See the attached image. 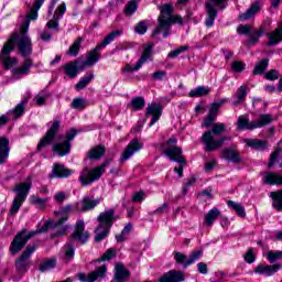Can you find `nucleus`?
Here are the masks:
<instances>
[{
    "label": "nucleus",
    "mask_w": 282,
    "mask_h": 282,
    "mask_svg": "<svg viewBox=\"0 0 282 282\" xmlns=\"http://www.w3.org/2000/svg\"><path fill=\"white\" fill-rule=\"evenodd\" d=\"M67 221V216H64L57 220L54 225H52V221H46L44 225L36 231H30L28 232V229H23L19 231L13 240L11 241L10 246V253L11 254H19L28 243V240L32 239L35 235H39L41 232H47L50 228H54L57 230L51 235V237L54 239L56 237H63L67 232V226H63Z\"/></svg>",
    "instance_id": "1"
},
{
    "label": "nucleus",
    "mask_w": 282,
    "mask_h": 282,
    "mask_svg": "<svg viewBox=\"0 0 282 282\" xmlns=\"http://www.w3.org/2000/svg\"><path fill=\"white\" fill-rule=\"evenodd\" d=\"M45 3V0H35L33 8L30 10V13L26 15V20L22 22V26L20 29V35L17 34L14 43H18V50L24 58H30V54H32V40L28 35V31L30 30V22L36 21L39 19V10H41V6Z\"/></svg>",
    "instance_id": "2"
},
{
    "label": "nucleus",
    "mask_w": 282,
    "mask_h": 282,
    "mask_svg": "<svg viewBox=\"0 0 282 282\" xmlns=\"http://www.w3.org/2000/svg\"><path fill=\"white\" fill-rule=\"evenodd\" d=\"M226 131V124L221 122H217L212 127V131H207L202 135V142L205 147V151L207 153H213V151H217L224 147V142L226 140H230L228 137H223L219 139H215L214 135H221Z\"/></svg>",
    "instance_id": "3"
},
{
    "label": "nucleus",
    "mask_w": 282,
    "mask_h": 282,
    "mask_svg": "<svg viewBox=\"0 0 282 282\" xmlns=\"http://www.w3.org/2000/svg\"><path fill=\"white\" fill-rule=\"evenodd\" d=\"M72 241H80L82 243H87L89 241V232L85 231V221L78 220L75 225V232L70 235V239L63 247L64 261L69 263L76 254V248Z\"/></svg>",
    "instance_id": "4"
},
{
    "label": "nucleus",
    "mask_w": 282,
    "mask_h": 282,
    "mask_svg": "<svg viewBox=\"0 0 282 282\" xmlns=\"http://www.w3.org/2000/svg\"><path fill=\"white\" fill-rule=\"evenodd\" d=\"M97 221H99V225L95 230V241L100 242L109 236L111 226H113V221H116V210L106 209L104 213L99 214Z\"/></svg>",
    "instance_id": "5"
},
{
    "label": "nucleus",
    "mask_w": 282,
    "mask_h": 282,
    "mask_svg": "<svg viewBox=\"0 0 282 282\" xmlns=\"http://www.w3.org/2000/svg\"><path fill=\"white\" fill-rule=\"evenodd\" d=\"M12 191L13 193H17V196L12 202L10 214L17 215L21 206H23V202L28 199V195H30V191H32V176H29L26 182L17 184Z\"/></svg>",
    "instance_id": "6"
},
{
    "label": "nucleus",
    "mask_w": 282,
    "mask_h": 282,
    "mask_svg": "<svg viewBox=\"0 0 282 282\" xmlns=\"http://www.w3.org/2000/svg\"><path fill=\"white\" fill-rule=\"evenodd\" d=\"M109 164H111V159H107L104 163L93 170L89 167H84L79 174V182L82 186H89V184H94V182L100 180V177H102V173H105V170L107 166H109Z\"/></svg>",
    "instance_id": "7"
},
{
    "label": "nucleus",
    "mask_w": 282,
    "mask_h": 282,
    "mask_svg": "<svg viewBox=\"0 0 282 282\" xmlns=\"http://www.w3.org/2000/svg\"><path fill=\"white\" fill-rule=\"evenodd\" d=\"M183 151L180 147H171L164 151V155L171 160V162H177L178 167H174V172L177 173L178 177H184V166L187 165L186 159L182 155Z\"/></svg>",
    "instance_id": "8"
},
{
    "label": "nucleus",
    "mask_w": 282,
    "mask_h": 282,
    "mask_svg": "<svg viewBox=\"0 0 282 282\" xmlns=\"http://www.w3.org/2000/svg\"><path fill=\"white\" fill-rule=\"evenodd\" d=\"M77 134L78 131L76 129H70L69 132L66 133L63 142H56L53 144V153H57L59 158H64V155H69L72 151V140H74Z\"/></svg>",
    "instance_id": "9"
},
{
    "label": "nucleus",
    "mask_w": 282,
    "mask_h": 282,
    "mask_svg": "<svg viewBox=\"0 0 282 282\" xmlns=\"http://www.w3.org/2000/svg\"><path fill=\"white\" fill-rule=\"evenodd\" d=\"M17 40V33L12 34L9 41L6 42L4 46L2 47V63L4 65V69H10L17 65V58L10 56V52L14 50V41Z\"/></svg>",
    "instance_id": "10"
},
{
    "label": "nucleus",
    "mask_w": 282,
    "mask_h": 282,
    "mask_svg": "<svg viewBox=\"0 0 282 282\" xmlns=\"http://www.w3.org/2000/svg\"><path fill=\"white\" fill-rule=\"evenodd\" d=\"M36 252L35 246H28L21 257L15 261V268L21 274H25L30 270V257Z\"/></svg>",
    "instance_id": "11"
},
{
    "label": "nucleus",
    "mask_w": 282,
    "mask_h": 282,
    "mask_svg": "<svg viewBox=\"0 0 282 282\" xmlns=\"http://www.w3.org/2000/svg\"><path fill=\"white\" fill-rule=\"evenodd\" d=\"M173 15V6L171 4H164L161 8V14L158 18V25L152 32V39L154 36H158L160 34L161 28H169V18Z\"/></svg>",
    "instance_id": "12"
},
{
    "label": "nucleus",
    "mask_w": 282,
    "mask_h": 282,
    "mask_svg": "<svg viewBox=\"0 0 282 282\" xmlns=\"http://www.w3.org/2000/svg\"><path fill=\"white\" fill-rule=\"evenodd\" d=\"M61 129V121L55 120L53 121L50 129L46 131L45 135L41 139L40 143L37 144V151H43L45 147L50 145L51 142H54L56 138V133H58Z\"/></svg>",
    "instance_id": "13"
},
{
    "label": "nucleus",
    "mask_w": 282,
    "mask_h": 282,
    "mask_svg": "<svg viewBox=\"0 0 282 282\" xmlns=\"http://www.w3.org/2000/svg\"><path fill=\"white\" fill-rule=\"evenodd\" d=\"M107 276V265L102 264L100 267H97L95 271L85 274L79 273L78 279L80 282H96L100 279H105Z\"/></svg>",
    "instance_id": "14"
},
{
    "label": "nucleus",
    "mask_w": 282,
    "mask_h": 282,
    "mask_svg": "<svg viewBox=\"0 0 282 282\" xmlns=\"http://www.w3.org/2000/svg\"><path fill=\"white\" fill-rule=\"evenodd\" d=\"M142 147H144V144L138 139L131 140L121 154V163L127 162V160H130V158H133V155H135V153L142 149Z\"/></svg>",
    "instance_id": "15"
},
{
    "label": "nucleus",
    "mask_w": 282,
    "mask_h": 282,
    "mask_svg": "<svg viewBox=\"0 0 282 282\" xmlns=\"http://www.w3.org/2000/svg\"><path fill=\"white\" fill-rule=\"evenodd\" d=\"M100 50L102 48L98 44L94 50L88 52L86 61L82 62V69L83 67L84 68L94 67V65H96V63L100 61V56H101Z\"/></svg>",
    "instance_id": "16"
},
{
    "label": "nucleus",
    "mask_w": 282,
    "mask_h": 282,
    "mask_svg": "<svg viewBox=\"0 0 282 282\" xmlns=\"http://www.w3.org/2000/svg\"><path fill=\"white\" fill-rule=\"evenodd\" d=\"M152 116V120L150 121V127H153L158 120H160L162 116V106L160 104H149L145 112V118Z\"/></svg>",
    "instance_id": "17"
},
{
    "label": "nucleus",
    "mask_w": 282,
    "mask_h": 282,
    "mask_svg": "<svg viewBox=\"0 0 282 282\" xmlns=\"http://www.w3.org/2000/svg\"><path fill=\"white\" fill-rule=\"evenodd\" d=\"M186 280L184 272L180 270H171L164 273L158 282H184Z\"/></svg>",
    "instance_id": "18"
},
{
    "label": "nucleus",
    "mask_w": 282,
    "mask_h": 282,
    "mask_svg": "<svg viewBox=\"0 0 282 282\" xmlns=\"http://www.w3.org/2000/svg\"><path fill=\"white\" fill-rule=\"evenodd\" d=\"M130 276H131V271L127 270V268H124V264L122 262H118L115 265V276H113L115 282H127L129 281Z\"/></svg>",
    "instance_id": "19"
},
{
    "label": "nucleus",
    "mask_w": 282,
    "mask_h": 282,
    "mask_svg": "<svg viewBox=\"0 0 282 282\" xmlns=\"http://www.w3.org/2000/svg\"><path fill=\"white\" fill-rule=\"evenodd\" d=\"M223 159L227 162H232V164H241V155H239V152H237V149H235V145H231L230 148H225L221 152Z\"/></svg>",
    "instance_id": "20"
},
{
    "label": "nucleus",
    "mask_w": 282,
    "mask_h": 282,
    "mask_svg": "<svg viewBox=\"0 0 282 282\" xmlns=\"http://www.w3.org/2000/svg\"><path fill=\"white\" fill-rule=\"evenodd\" d=\"M73 174H74V170L68 169L63 164L55 163L53 166V171L51 173V177H58L59 180H65Z\"/></svg>",
    "instance_id": "21"
},
{
    "label": "nucleus",
    "mask_w": 282,
    "mask_h": 282,
    "mask_svg": "<svg viewBox=\"0 0 282 282\" xmlns=\"http://www.w3.org/2000/svg\"><path fill=\"white\" fill-rule=\"evenodd\" d=\"M83 63L78 62V59L67 63L64 66V69L66 72V76L68 78H76L78 76V72H85V67H83Z\"/></svg>",
    "instance_id": "22"
},
{
    "label": "nucleus",
    "mask_w": 282,
    "mask_h": 282,
    "mask_svg": "<svg viewBox=\"0 0 282 282\" xmlns=\"http://www.w3.org/2000/svg\"><path fill=\"white\" fill-rule=\"evenodd\" d=\"M173 23H178V25H182L184 23V19H182V15H175L172 14L170 18H167V28H161L160 34L163 35V39H169L171 36V25Z\"/></svg>",
    "instance_id": "23"
},
{
    "label": "nucleus",
    "mask_w": 282,
    "mask_h": 282,
    "mask_svg": "<svg viewBox=\"0 0 282 282\" xmlns=\"http://www.w3.org/2000/svg\"><path fill=\"white\" fill-rule=\"evenodd\" d=\"M10 158V140L6 137L0 138V165L6 164Z\"/></svg>",
    "instance_id": "24"
},
{
    "label": "nucleus",
    "mask_w": 282,
    "mask_h": 282,
    "mask_svg": "<svg viewBox=\"0 0 282 282\" xmlns=\"http://www.w3.org/2000/svg\"><path fill=\"white\" fill-rule=\"evenodd\" d=\"M281 270V264H272V265H264L260 264L256 267L254 272L256 274H264L265 276H272V274H276Z\"/></svg>",
    "instance_id": "25"
},
{
    "label": "nucleus",
    "mask_w": 282,
    "mask_h": 282,
    "mask_svg": "<svg viewBox=\"0 0 282 282\" xmlns=\"http://www.w3.org/2000/svg\"><path fill=\"white\" fill-rule=\"evenodd\" d=\"M263 184L269 186L282 185V175L276 172H264Z\"/></svg>",
    "instance_id": "26"
},
{
    "label": "nucleus",
    "mask_w": 282,
    "mask_h": 282,
    "mask_svg": "<svg viewBox=\"0 0 282 282\" xmlns=\"http://www.w3.org/2000/svg\"><path fill=\"white\" fill-rule=\"evenodd\" d=\"M205 8L207 9V18L205 20V25L206 28H213V25H215V20L217 19L219 13L210 2H206Z\"/></svg>",
    "instance_id": "27"
},
{
    "label": "nucleus",
    "mask_w": 282,
    "mask_h": 282,
    "mask_svg": "<svg viewBox=\"0 0 282 282\" xmlns=\"http://www.w3.org/2000/svg\"><path fill=\"white\" fill-rule=\"evenodd\" d=\"M254 124L256 121L250 122V118H248V116H240L237 121V129L238 131H254V129H257Z\"/></svg>",
    "instance_id": "28"
},
{
    "label": "nucleus",
    "mask_w": 282,
    "mask_h": 282,
    "mask_svg": "<svg viewBox=\"0 0 282 282\" xmlns=\"http://www.w3.org/2000/svg\"><path fill=\"white\" fill-rule=\"evenodd\" d=\"M247 97L248 86L242 85L237 89L236 94L234 95V98H236V100L232 101L234 107H238L239 105H241V102H245Z\"/></svg>",
    "instance_id": "29"
},
{
    "label": "nucleus",
    "mask_w": 282,
    "mask_h": 282,
    "mask_svg": "<svg viewBox=\"0 0 282 282\" xmlns=\"http://www.w3.org/2000/svg\"><path fill=\"white\" fill-rule=\"evenodd\" d=\"M261 12V2H254L251 7L242 14L239 15L240 21H248V19H252L254 14Z\"/></svg>",
    "instance_id": "30"
},
{
    "label": "nucleus",
    "mask_w": 282,
    "mask_h": 282,
    "mask_svg": "<svg viewBox=\"0 0 282 282\" xmlns=\"http://www.w3.org/2000/svg\"><path fill=\"white\" fill-rule=\"evenodd\" d=\"M30 67H32V59L25 58L24 66L13 68L12 74L15 78H21L22 76L30 74Z\"/></svg>",
    "instance_id": "31"
},
{
    "label": "nucleus",
    "mask_w": 282,
    "mask_h": 282,
    "mask_svg": "<svg viewBox=\"0 0 282 282\" xmlns=\"http://www.w3.org/2000/svg\"><path fill=\"white\" fill-rule=\"evenodd\" d=\"M270 197L272 199V207L278 210V213H282V189L271 192Z\"/></svg>",
    "instance_id": "32"
},
{
    "label": "nucleus",
    "mask_w": 282,
    "mask_h": 282,
    "mask_svg": "<svg viewBox=\"0 0 282 282\" xmlns=\"http://www.w3.org/2000/svg\"><path fill=\"white\" fill-rule=\"evenodd\" d=\"M271 122H274V117L270 113H262L259 116V120L256 121L253 127L256 129H262V127H268Z\"/></svg>",
    "instance_id": "33"
},
{
    "label": "nucleus",
    "mask_w": 282,
    "mask_h": 282,
    "mask_svg": "<svg viewBox=\"0 0 282 282\" xmlns=\"http://www.w3.org/2000/svg\"><path fill=\"white\" fill-rule=\"evenodd\" d=\"M105 151H107L105 145H97L88 152L87 158L88 160H100L105 156Z\"/></svg>",
    "instance_id": "34"
},
{
    "label": "nucleus",
    "mask_w": 282,
    "mask_h": 282,
    "mask_svg": "<svg viewBox=\"0 0 282 282\" xmlns=\"http://www.w3.org/2000/svg\"><path fill=\"white\" fill-rule=\"evenodd\" d=\"M118 36H122V31L120 30H115L112 32H110L108 35H106L104 37V40L100 42V47L104 48V47H107V45H110V43H113V41L116 39H118Z\"/></svg>",
    "instance_id": "35"
},
{
    "label": "nucleus",
    "mask_w": 282,
    "mask_h": 282,
    "mask_svg": "<svg viewBox=\"0 0 282 282\" xmlns=\"http://www.w3.org/2000/svg\"><path fill=\"white\" fill-rule=\"evenodd\" d=\"M98 204H100L99 199H94V198H89V196H85L82 200V210L86 212V210H94L95 207L98 206Z\"/></svg>",
    "instance_id": "36"
},
{
    "label": "nucleus",
    "mask_w": 282,
    "mask_h": 282,
    "mask_svg": "<svg viewBox=\"0 0 282 282\" xmlns=\"http://www.w3.org/2000/svg\"><path fill=\"white\" fill-rule=\"evenodd\" d=\"M210 94V89L206 88V86H198L192 89L188 93L189 98H202V96H208Z\"/></svg>",
    "instance_id": "37"
},
{
    "label": "nucleus",
    "mask_w": 282,
    "mask_h": 282,
    "mask_svg": "<svg viewBox=\"0 0 282 282\" xmlns=\"http://www.w3.org/2000/svg\"><path fill=\"white\" fill-rule=\"evenodd\" d=\"M93 80H94V73H89V74L85 75L75 85L76 91H83V89H85V87H87V85H89V83H91Z\"/></svg>",
    "instance_id": "38"
},
{
    "label": "nucleus",
    "mask_w": 282,
    "mask_h": 282,
    "mask_svg": "<svg viewBox=\"0 0 282 282\" xmlns=\"http://www.w3.org/2000/svg\"><path fill=\"white\" fill-rule=\"evenodd\" d=\"M219 215H221V212L218 208L210 209L205 216V225L213 226Z\"/></svg>",
    "instance_id": "39"
},
{
    "label": "nucleus",
    "mask_w": 282,
    "mask_h": 282,
    "mask_svg": "<svg viewBox=\"0 0 282 282\" xmlns=\"http://www.w3.org/2000/svg\"><path fill=\"white\" fill-rule=\"evenodd\" d=\"M247 147H250L251 149H267L268 148V141L259 140V139H246Z\"/></svg>",
    "instance_id": "40"
},
{
    "label": "nucleus",
    "mask_w": 282,
    "mask_h": 282,
    "mask_svg": "<svg viewBox=\"0 0 282 282\" xmlns=\"http://www.w3.org/2000/svg\"><path fill=\"white\" fill-rule=\"evenodd\" d=\"M25 105H28V98H24L20 104H18L14 109L10 110V113H13L17 120L25 113Z\"/></svg>",
    "instance_id": "41"
},
{
    "label": "nucleus",
    "mask_w": 282,
    "mask_h": 282,
    "mask_svg": "<svg viewBox=\"0 0 282 282\" xmlns=\"http://www.w3.org/2000/svg\"><path fill=\"white\" fill-rule=\"evenodd\" d=\"M270 65V59L264 58L262 61H260L253 68V76H259L261 74H263V72H265V69H268V66Z\"/></svg>",
    "instance_id": "42"
},
{
    "label": "nucleus",
    "mask_w": 282,
    "mask_h": 282,
    "mask_svg": "<svg viewBox=\"0 0 282 282\" xmlns=\"http://www.w3.org/2000/svg\"><path fill=\"white\" fill-rule=\"evenodd\" d=\"M227 206H229V208H232L238 217H246V207H243V205L235 203L234 200H228Z\"/></svg>",
    "instance_id": "43"
},
{
    "label": "nucleus",
    "mask_w": 282,
    "mask_h": 282,
    "mask_svg": "<svg viewBox=\"0 0 282 282\" xmlns=\"http://www.w3.org/2000/svg\"><path fill=\"white\" fill-rule=\"evenodd\" d=\"M152 52H153V43H150L143 50L141 57L138 61L139 65H141V66L144 65L148 62V59L151 58Z\"/></svg>",
    "instance_id": "44"
},
{
    "label": "nucleus",
    "mask_w": 282,
    "mask_h": 282,
    "mask_svg": "<svg viewBox=\"0 0 282 282\" xmlns=\"http://www.w3.org/2000/svg\"><path fill=\"white\" fill-rule=\"evenodd\" d=\"M174 260L176 262L177 265H183V270H186L185 267L186 263H188V256H186V253L180 252V251H174Z\"/></svg>",
    "instance_id": "45"
},
{
    "label": "nucleus",
    "mask_w": 282,
    "mask_h": 282,
    "mask_svg": "<svg viewBox=\"0 0 282 282\" xmlns=\"http://www.w3.org/2000/svg\"><path fill=\"white\" fill-rule=\"evenodd\" d=\"M56 268V259H46L42 263H40L39 270L40 272H47L50 270H54Z\"/></svg>",
    "instance_id": "46"
},
{
    "label": "nucleus",
    "mask_w": 282,
    "mask_h": 282,
    "mask_svg": "<svg viewBox=\"0 0 282 282\" xmlns=\"http://www.w3.org/2000/svg\"><path fill=\"white\" fill-rule=\"evenodd\" d=\"M144 105H147L144 97H133L130 102V107L134 111H140V110L144 109Z\"/></svg>",
    "instance_id": "47"
},
{
    "label": "nucleus",
    "mask_w": 282,
    "mask_h": 282,
    "mask_svg": "<svg viewBox=\"0 0 282 282\" xmlns=\"http://www.w3.org/2000/svg\"><path fill=\"white\" fill-rule=\"evenodd\" d=\"M252 107L256 111L259 113L265 111L268 109V101L261 99V98H253L252 100Z\"/></svg>",
    "instance_id": "48"
},
{
    "label": "nucleus",
    "mask_w": 282,
    "mask_h": 282,
    "mask_svg": "<svg viewBox=\"0 0 282 282\" xmlns=\"http://www.w3.org/2000/svg\"><path fill=\"white\" fill-rule=\"evenodd\" d=\"M80 43H83V37H77L68 48L67 54H69V56H78V52H80Z\"/></svg>",
    "instance_id": "49"
},
{
    "label": "nucleus",
    "mask_w": 282,
    "mask_h": 282,
    "mask_svg": "<svg viewBox=\"0 0 282 282\" xmlns=\"http://www.w3.org/2000/svg\"><path fill=\"white\" fill-rule=\"evenodd\" d=\"M204 251L203 250H195L192 251L187 262L185 263V268H188L189 265H193V263H195V261H199V258L203 257Z\"/></svg>",
    "instance_id": "50"
},
{
    "label": "nucleus",
    "mask_w": 282,
    "mask_h": 282,
    "mask_svg": "<svg viewBox=\"0 0 282 282\" xmlns=\"http://www.w3.org/2000/svg\"><path fill=\"white\" fill-rule=\"evenodd\" d=\"M118 256V250L110 248L108 249L100 259L96 260L98 263H100V261H111V259H116V257Z\"/></svg>",
    "instance_id": "51"
},
{
    "label": "nucleus",
    "mask_w": 282,
    "mask_h": 282,
    "mask_svg": "<svg viewBox=\"0 0 282 282\" xmlns=\"http://www.w3.org/2000/svg\"><path fill=\"white\" fill-rule=\"evenodd\" d=\"M30 202L33 206H36L39 208H45V205L47 204V198H41L36 195L30 196Z\"/></svg>",
    "instance_id": "52"
},
{
    "label": "nucleus",
    "mask_w": 282,
    "mask_h": 282,
    "mask_svg": "<svg viewBox=\"0 0 282 282\" xmlns=\"http://www.w3.org/2000/svg\"><path fill=\"white\" fill-rule=\"evenodd\" d=\"M137 11H138V1L135 0L129 1L124 8V12L127 17H131V14H135Z\"/></svg>",
    "instance_id": "53"
},
{
    "label": "nucleus",
    "mask_w": 282,
    "mask_h": 282,
    "mask_svg": "<svg viewBox=\"0 0 282 282\" xmlns=\"http://www.w3.org/2000/svg\"><path fill=\"white\" fill-rule=\"evenodd\" d=\"M282 149L276 148L275 151H273L269 158V164L268 169H272L274 166V163L279 160V155H281Z\"/></svg>",
    "instance_id": "54"
},
{
    "label": "nucleus",
    "mask_w": 282,
    "mask_h": 282,
    "mask_svg": "<svg viewBox=\"0 0 282 282\" xmlns=\"http://www.w3.org/2000/svg\"><path fill=\"white\" fill-rule=\"evenodd\" d=\"M263 36V29L256 30L251 33V37L248 40L250 45H254V43H259V39Z\"/></svg>",
    "instance_id": "55"
},
{
    "label": "nucleus",
    "mask_w": 282,
    "mask_h": 282,
    "mask_svg": "<svg viewBox=\"0 0 282 282\" xmlns=\"http://www.w3.org/2000/svg\"><path fill=\"white\" fill-rule=\"evenodd\" d=\"M267 259L270 263H274L282 259V251H269L267 253Z\"/></svg>",
    "instance_id": "56"
},
{
    "label": "nucleus",
    "mask_w": 282,
    "mask_h": 282,
    "mask_svg": "<svg viewBox=\"0 0 282 282\" xmlns=\"http://www.w3.org/2000/svg\"><path fill=\"white\" fill-rule=\"evenodd\" d=\"M70 107L73 109H85L87 107V100L83 98H75L73 99Z\"/></svg>",
    "instance_id": "57"
},
{
    "label": "nucleus",
    "mask_w": 282,
    "mask_h": 282,
    "mask_svg": "<svg viewBox=\"0 0 282 282\" xmlns=\"http://www.w3.org/2000/svg\"><path fill=\"white\" fill-rule=\"evenodd\" d=\"M59 21H61V18H58V15H54L53 19L46 23L47 30H56L58 32Z\"/></svg>",
    "instance_id": "58"
},
{
    "label": "nucleus",
    "mask_w": 282,
    "mask_h": 282,
    "mask_svg": "<svg viewBox=\"0 0 282 282\" xmlns=\"http://www.w3.org/2000/svg\"><path fill=\"white\" fill-rule=\"evenodd\" d=\"M139 69H142V64H140V62H137L134 66H132L131 64L126 65L124 68L122 69V73L129 74V73L138 72Z\"/></svg>",
    "instance_id": "59"
},
{
    "label": "nucleus",
    "mask_w": 282,
    "mask_h": 282,
    "mask_svg": "<svg viewBox=\"0 0 282 282\" xmlns=\"http://www.w3.org/2000/svg\"><path fill=\"white\" fill-rule=\"evenodd\" d=\"M186 50H188V46L187 45H184V46H181L174 51H171L169 54H167V57L169 58H177V56L184 52H186Z\"/></svg>",
    "instance_id": "60"
},
{
    "label": "nucleus",
    "mask_w": 282,
    "mask_h": 282,
    "mask_svg": "<svg viewBox=\"0 0 282 282\" xmlns=\"http://www.w3.org/2000/svg\"><path fill=\"white\" fill-rule=\"evenodd\" d=\"M147 21H140L134 28L137 34H147Z\"/></svg>",
    "instance_id": "61"
},
{
    "label": "nucleus",
    "mask_w": 282,
    "mask_h": 282,
    "mask_svg": "<svg viewBox=\"0 0 282 282\" xmlns=\"http://www.w3.org/2000/svg\"><path fill=\"white\" fill-rule=\"evenodd\" d=\"M264 78L267 80H279V70L271 69L267 74H264Z\"/></svg>",
    "instance_id": "62"
},
{
    "label": "nucleus",
    "mask_w": 282,
    "mask_h": 282,
    "mask_svg": "<svg viewBox=\"0 0 282 282\" xmlns=\"http://www.w3.org/2000/svg\"><path fill=\"white\" fill-rule=\"evenodd\" d=\"M231 68L234 72L241 73L243 69H246V63L236 61L231 64Z\"/></svg>",
    "instance_id": "63"
},
{
    "label": "nucleus",
    "mask_w": 282,
    "mask_h": 282,
    "mask_svg": "<svg viewBox=\"0 0 282 282\" xmlns=\"http://www.w3.org/2000/svg\"><path fill=\"white\" fill-rule=\"evenodd\" d=\"M166 74V70H156L152 74V80H164Z\"/></svg>",
    "instance_id": "64"
}]
</instances>
